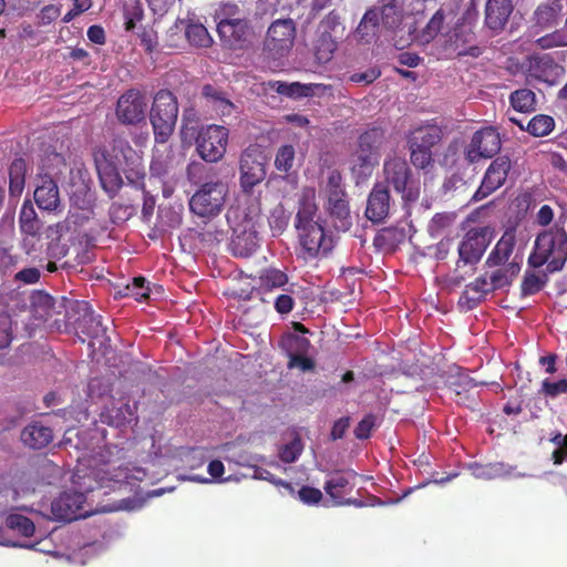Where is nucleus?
<instances>
[{
    "label": "nucleus",
    "instance_id": "obj_1",
    "mask_svg": "<svg viewBox=\"0 0 567 567\" xmlns=\"http://www.w3.org/2000/svg\"><path fill=\"white\" fill-rule=\"evenodd\" d=\"M99 179L102 188L113 198L123 186V173L128 182L136 188L144 187L145 168L142 158L125 141H118L111 152L103 153L95 158Z\"/></svg>",
    "mask_w": 567,
    "mask_h": 567
},
{
    "label": "nucleus",
    "instance_id": "obj_2",
    "mask_svg": "<svg viewBox=\"0 0 567 567\" xmlns=\"http://www.w3.org/2000/svg\"><path fill=\"white\" fill-rule=\"evenodd\" d=\"M566 261L567 231L563 227H551L539 233L528 264L534 268L546 266L548 272H556L564 268Z\"/></svg>",
    "mask_w": 567,
    "mask_h": 567
},
{
    "label": "nucleus",
    "instance_id": "obj_3",
    "mask_svg": "<svg viewBox=\"0 0 567 567\" xmlns=\"http://www.w3.org/2000/svg\"><path fill=\"white\" fill-rule=\"evenodd\" d=\"M178 116V102L173 92L159 90L150 110V122L157 143L165 144L174 132Z\"/></svg>",
    "mask_w": 567,
    "mask_h": 567
},
{
    "label": "nucleus",
    "instance_id": "obj_4",
    "mask_svg": "<svg viewBox=\"0 0 567 567\" xmlns=\"http://www.w3.org/2000/svg\"><path fill=\"white\" fill-rule=\"evenodd\" d=\"M68 324L76 333H82L91 339H105L106 327L103 326L101 317L95 315L91 305L84 300H73L69 302L65 311Z\"/></svg>",
    "mask_w": 567,
    "mask_h": 567
},
{
    "label": "nucleus",
    "instance_id": "obj_5",
    "mask_svg": "<svg viewBox=\"0 0 567 567\" xmlns=\"http://www.w3.org/2000/svg\"><path fill=\"white\" fill-rule=\"evenodd\" d=\"M382 132L379 128L367 131L359 137V147L351 157V169L358 178H367L379 163V147Z\"/></svg>",
    "mask_w": 567,
    "mask_h": 567
},
{
    "label": "nucleus",
    "instance_id": "obj_6",
    "mask_svg": "<svg viewBox=\"0 0 567 567\" xmlns=\"http://www.w3.org/2000/svg\"><path fill=\"white\" fill-rule=\"evenodd\" d=\"M296 38V25L291 19L274 21L267 31L264 50L270 59H280L290 52Z\"/></svg>",
    "mask_w": 567,
    "mask_h": 567
},
{
    "label": "nucleus",
    "instance_id": "obj_7",
    "mask_svg": "<svg viewBox=\"0 0 567 567\" xmlns=\"http://www.w3.org/2000/svg\"><path fill=\"white\" fill-rule=\"evenodd\" d=\"M226 185L221 182H206L192 196L190 210L200 217H213L220 213L225 202Z\"/></svg>",
    "mask_w": 567,
    "mask_h": 567
},
{
    "label": "nucleus",
    "instance_id": "obj_8",
    "mask_svg": "<svg viewBox=\"0 0 567 567\" xmlns=\"http://www.w3.org/2000/svg\"><path fill=\"white\" fill-rule=\"evenodd\" d=\"M228 130L219 125L202 127L196 137V150L207 163L218 162L226 152Z\"/></svg>",
    "mask_w": 567,
    "mask_h": 567
},
{
    "label": "nucleus",
    "instance_id": "obj_9",
    "mask_svg": "<svg viewBox=\"0 0 567 567\" xmlns=\"http://www.w3.org/2000/svg\"><path fill=\"white\" fill-rule=\"evenodd\" d=\"M300 241V256L305 259H313L328 254L333 247V240L324 233L321 224H311L298 228Z\"/></svg>",
    "mask_w": 567,
    "mask_h": 567
},
{
    "label": "nucleus",
    "instance_id": "obj_10",
    "mask_svg": "<svg viewBox=\"0 0 567 567\" xmlns=\"http://www.w3.org/2000/svg\"><path fill=\"white\" fill-rule=\"evenodd\" d=\"M386 182L402 195L405 202H414L419 197V189L410 179V169L405 161L392 158L384 163Z\"/></svg>",
    "mask_w": 567,
    "mask_h": 567
},
{
    "label": "nucleus",
    "instance_id": "obj_11",
    "mask_svg": "<svg viewBox=\"0 0 567 567\" xmlns=\"http://www.w3.org/2000/svg\"><path fill=\"white\" fill-rule=\"evenodd\" d=\"M499 134L493 127H485L474 133L467 148L466 158L475 163L481 158H491L501 150Z\"/></svg>",
    "mask_w": 567,
    "mask_h": 567
},
{
    "label": "nucleus",
    "instance_id": "obj_12",
    "mask_svg": "<svg viewBox=\"0 0 567 567\" xmlns=\"http://www.w3.org/2000/svg\"><path fill=\"white\" fill-rule=\"evenodd\" d=\"M492 240L488 227L474 228L466 233L458 246L460 260L464 264L477 262Z\"/></svg>",
    "mask_w": 567,
    "mask_h": 567
},
{
    "label": "nucleus",
    "instance_id": "obj_13",
    "mask_svg": "<svg viewBox=\"0 0 567 567\" xmlns=\"http://www.w3.org/2000/svg\"><path fill=\"white\" fill-rule=\"evenodd\" d=\"M145 96L137 90H128L120 96L116 116L122 124L134 125L145 120Z\"/></svg>",
    "mask_w": 567,
    "mask_h": 567
},
{
    "label": "nucleus",
    "instance_id": "obj_14",
    "mask_svg": "<svg viewBox=\"0 0 567 567\" xmlns=\"http://www.w3.org/2000/svg\"><path fill=\"white\" fill-rule=\"evenodd\" d=\"M221 19L217 24V31L223 42L233 50H241L248 42V23L245 19L230 17Z\"/></svg>",
    "mask_w": 567,
    "mask_h": 567
},
{
    "label": "nucleus",
    "instance_id": "obj_15",
    "mask_svg": "<svg viewBox=\"0 0 567 567\" xmlns=\"http://www.w3.org/2000/svg\"><path fill=\"white\" fill-rule=\"evenodd\" d=\"M511 162L507 157L494 159L486 169L481 186L474 194L473 199L476 202L482 200L498 189L505 183Z\"/></svg>",
    "mask_w": 567,
    "mask_h": 567
},
{
    "label": "nucleus",
    "instance_id": "obj_16",
    "mask_svg": "<svg viewBox=\"0 0 567 567\" xmlns=\"http://www.w3.org/2000/svg\"><path fill=\"white\" fill-rule=\"evenodd\" d=\"M84 503L85 495L83 493L76 491L63 492L52 502L51 513L56 520L71 522L85 516L81 513Z\"/></svg>",
    "mask_w": 567,
    "mask_h": 567
},
{
    "label": "nucleus",
    "instance_id": "obj_17",
    "mask_svg": "<svg viewBox=\"0 0 567 567\" xmlns=\"http://www.w3.org/2000/svg\"><path fill=\"white\" fill-rule=\"evenodd\" d=\"M527 73L535 80L553 85L560 80L564 69L549 54H542L528 60Z\"/></svg>",
    "mask_w": 567,
    "mask_h": 567
},
{
    "label": "nucleus",
    "instance_id": "obj_18",
    "mask_svg": "<svg viewBox=\"0 0 567 567\" xmlns=\"http://www.w3.org/2000/svg\"><path fill=\"white\" fill-rule=\"evenodd\" d=\"M137 405L134 402L131 404L125 398L113 400L110 405H106L101 413L103 423L114 427H123L132 422L137 421Z\"/></svg>",
    "mask_w": 567,
    "mask_h": 567
},
{
    "label": "nucleus",
    "instance_id": "obj_19",
    "mask_svg": "<svg viewBox=\"0 0 567 567\" xmlns=\"http://www.w3.org/2000/svg\"><path fill=\"white\" fill-rule=\"evenodd\" d=\"M355 476L357 474L353 471H342L331 474L326 481L324 491L333 506L351 504V501L346 499L344 495L352 491Z\"/></svg>",
    "mask_w": 567,
    "mask_h": 567
},
{
    "label": "nucleus",
    "instance_id": "obj_20",
    "mask_svg": "<svg viewBox=\"0 0 567 567\" xmlns=\"http://www.w3.org/2000/svg\"><path fill=\"white\" fill-rule=\"evenodd\" d=\"M33 198L42 210L55 212L61 206L58 184L47 174L38 176Z\"/></svg>",
    "mask_w": 567,
    "mask_h": 567
},
{
    "label": "nucleus",
    "instance_id": "obj_21",
    "mask_svg": "<svg viewBox=\"0 0 567 567\" xmlns=\"http://www.w3.org/2000/svg\"><path fill=\"white\" fill-rule=\"evenodd\" d=\"M269 86L277 93L291 99L322 96L328 90H330L329 85L321 83L303 84L300 82L287 83L282 81L269 82Z\"/></svg>",
    "mask_w": 567,
    "mask_h": 567
},
{
    "label": "nucleus",
    "instance_id": "obj_22",
    "mask_svg": "<svg viewBox=\"0 0 567 567\" xmlns=\"http://www.w3.org/2000/svg\"><path fill=\"white\" fill-rule=\"evenodd\" d=\"M390 210V195L385 186L378 184L373 187L368 198L365 216L374 221H382Z\"/></svg>",
    "mask_w": 567,
    "mask_h": 567
},
{
    "label": "nucleus",
    "instance_id": "obj_23",
    "mask_svg": "<svg viewBox=\"0 0 567 567\" xmlns=\"http://www.w3.org/2000/svg\"><path fill=\"white\" fill-rule=\"evenodd\" d=\"M327 209L337 229L346 231L351 227L352 220L344 192L337 190L329 195Z\"/></svg>",
    "mask_w": 567,
    "mask_h": 567
},
{
    "label": "nucleus",
    "instance_id": "obj_24",
    "mask_svg": "<svg viewBox=\"0 0 567 567\" xmlns=\"http://www.w3.org/2000/svg\"><path fill=\"white\" fill-rule=\"evenodd\" d=\"M512 11V0H487L485 8L486 25L494 31L502 30Z\"/></svg>",
    "mask_w": 567,
    "mask_h": 567
},
{
    "label": "nucleus",
    "instance_id": "obj_25",
    "mask_svg": "<svg viewBox=\"0 0 567 567\" xmlns=\"http://www.w3.org/2000/svg\"><path fill=\"white\" fill-rule=\"evenodd\" d=\"M52 440V429L41 422H32L21 431V441L24 445L33 450H40L48 446Z\"/></svg>",
    "mask_w": 567,
    "mask_h": 567
},
{
    "label": "nucleus",
    "instance_id": "obj_26",
    "mask_svg": "<svg viewBox=\"0 0 567 567\" xmlns=\"http://www.w3.org/2000/svg\"><path fill=\"white\" fill-rule=\"evenodd\" d=\"M404 2L405 0H381V6L375 8L379 11V22L390 29L396 28L405 16L412 13L405 9Z\"/></svg>",
    "mask_w": 567,
    "mask_h": 567
},
{
    "label": "nucleus",
    "instance_id": "obj_27",
    "mask_svg": "<svg viewBox=\"0 0 567 567\" xmlns=\"http://www.w3.org/2000/svg\"><path fill=\"white\" fill-rule=\"evenodd\" d=\"M563 2L548 0L538 6L535 11L536 27L540 30H549L556 27L561 18Z\"/></svg>",
    "mask_w": 567,
    "mask_h": 567
},
{
    "label": "nucleus",
    "instance_id": "obj_28",
    "mask_svg": "<svg viewBox=\"0 0 567 567\" xmlns=\"http://www.w3.org/2000/svg\"><path fill=\"white\" fill-rule=\"evenodd\" d=\"M515 246V234L513 231H505L501 239L497 241L494 249L488 255L485 265L487 268L506 265L513 254Z\"/></svg>",
    "mask_w": 567,
    "mask_h": 567
},
{
    "label": "nucleus",
    "instance_id": "obj_29",
    "mask_svg": "<svg viewBox=\"0 0 567 567\" xmlns=\"http://www.w3.org/2000/svg\"><path fill=\"white\" fill-rule=\"evenodd\" d=\"M486 271L489 281L493 286V289H502L508 286L512 280L518 275L520 270V266L517 261L512 260L503 266H497L493 268H488Z\"/></svg>",
    "mask_w": 567,
    "mask_h": 567
},
{
    "label": "nucleus",
    "instance_id": "obj_30",
    "mask_svg": "<svg viewBox=\"0 0 567 567\" xmlns=\"http://www.w3.org/2000/svg\"><path fill=\"white\" fill-rule=\"evenodd\" d=\"M472 475L480 480H494L498 477L511 476L513 467L503 462L489 463V464H477L473 463L470 465Z\"/></svg>",
    "mask_w": 567,
    "mask_h": 567
},
{
    "label": "nucleus",
    "instance_id": "obj_31",
    "mask_svg": "<svg viewBox=\"0 0 567 567\" xmlns=\"http://www.w3.org/2000/svg\"><path fill=\"white\" fill-rule=\"evenodd\" d=\"M20 229L28 236L35 237L39 235L42 227V223L38 217V214L31 203L27 199L23 202L20 216H19Z\"/></svg>",
    "mask_w": 567,
    "mask_h": 567
},
{
    "label": "nucleus",
    "instance_id": "obj_32",
    "mask_svg": "<svg viewBox=\"0 0 567 567\" xmlns=\"http://www.w3.org/2000/svg\"><path fill=\"white\" fill-rule=\"evenodd\" d=\"M27 163L23 158H16L9 167L10 197H20L25 186Z\"/></svg>",
    "mask_w": 567,
    "mask_h": 567
},
{
    "label": "nucleus",
    "instance_id": "obj_33",
    "mask_svg": "<svg viewBox=\"0 0 567 567\" xmlns=\"http://www.w3.org/2000/svg\"><path fill=\"white\" fill-rule=\"evenodd\" d=\"M441 140V130L435 125H425L411 132L409 143L423 148L433 147Z\"/></svg>",
    "mask_w": 567,
    "mask_h": 567
},
{
    "label": "nucleus",
    "instance_id": "obj_34",
    "mask_svg": "<svg viewBox=\"0 0 567 567\" xmlns=\"http://www.w3.org/2000/svg\"><path fill=\"white\" fill-rule=\"evenodd\" d=\"M337 42L328 31H320L313 45L315 58L320 64H326L333 58Z\"/></svg>",
    "mask_w": 567,
    "mask_h": 567
},
{
    "label": "nucleus",
    "instance_id": "obj_35",
    "mask_svg": "<svg viewBox=\"0 0 567 567\" xmlns=\"http://www.w3.org/2000/svg\"><path fill=\"white\" fill-rule=\"evenodd\" d=\"M317 213V205L315 203V193L308 192L303 195L300 200V206L296 216V227L303 228L307 226H311V224H320L318 220H315V216Z\"/></svg>",
    "mask_w": 567,
    "mask_h": 567
},
{
    "label": "nucleus",
    "instance_id": "obj_36",
    "mask_svg": "<svg viewBox=\"0 0 567 567\" xmlns=\"http://www.w3.org/2000/svg\"><path fill=\"white\" fill-rule=\"evenodd\" d=\"M287 281L288 277L284 271L276 268H267L258 275L257 286H254V289L267 291L285 286Z\"/></svg>",
    "mask_w": 567,
    "mask_h": 567
},
{
    "label": "nucleus",
    "instance_id": "obj_37",
    "mask_svg": "<svg viewBox=\"0 0 567 567\" xmlns=\"http://www.w3.org/2000/svg\"><path fill=\"white\" fill-rule=\"evenodd\" d=\"M72 207L82 210V215L75 219V223L83 224L93 215V196L85 188L76 189L70 197Z\"/></svg>",
    "mask_w": 567,
    "mask_h": 567
},
{
    "label": "nucleus",
    "instance_id": "obj_38",
    "mask_svg": "<svg viewBox=\"0 0 567 567\" xmlns=\"http://www.w3.org/2000/svg\"><path fill=\"white\" fill-rule=\"evenodd\" d=\"M202 94L221 115L231 114L234 104L225 96L224 92L212 84H205Z\"/></svg>",
    "mask_w": 567,
    "mask_h": 567
},
{
    "label": "nucleus",
    "instance_id": "obj_39",
    "mask_svg": "<svg viewBox=\"0 0 567 567\" xmlns=\"http://www.w3.org/2000/svg\"><path fill=\"white\" fill-rule=\"evenodd\" d=\"M379 27V11L377 9L368 10L361 19L355 35L358 39L370 42L374 38L377 29Z\"/></svg>",
    "mask_w": 567,
    "mask_h": 567
},
{
    "label": "nucleus",
    "instance_id": "obj_40",
    "mask_svg": "<svg viewBox=\"0 0 567 567\" xmlns=\"http://www.w3.org/2000/svg\"><path fill=\"white\" fill-rule=\"evenodd\" d=\"M31 307L37 319L47 320L54 308V299L44 291H34L31 295Z\"/></svg>",
    "mask_w": 567,
    "mask_h": 567
},
{
    "label": "nucleus",
    "instance_id": "obj_41",
    "mask_svg": "<svg viewBox=\"0 0 567 567\" xmlns=\"http://www.w3.org/2000/svg\"><path fill=\"white\" fill-rule=\"evenodd\" d=\"M511 104L514 110L523 113L532 112L535 109V93L527 89H520L511 94Z\"/></svg>",
    "mask_w": 567,
    "mask_h": 567
},
{
    "label": "nucleus",
    "instance_id": "obj_42",
    "mask_svg": "<svg viewBox=\"0 0 567 567\" xmlns=\"http://www.w3.org/2000/svg\"><path fill=\"white\" fill-rule=\"evenodd\" d=\"M175 157L171 150L163 153H157L150 166L151 173L154 176L163 177L171 173L174 168Z\"/></svg>",
    "mask_w": 567,
    "mask_h": 567
},
{
    "label": "nucleus",
    "instance_id": "obj_43",
    "mask_svg": "<svg viewBox=\"0 0 567 567\" xmlns=\"http://www.w3.org/2000/svg\"><path fill=\"white\" fill-rule=\"evenodd\" d=\"M494 291L487 274L476 278L465 287V296L473 301H480L484 296Z\"/></svg>",
    "mask_w": 567,
    "mask_h": 567
},
{
    "label": "nucleus",
    "instance_id": "obj_44",
    "mask_svg": "<svg viewBox=\"0 0 567 567\" xmlns=\"http://www.w3.org/2000/svg\"><path fill=\"white\" fill-rule=\"evenodd\" d=\"M185 37L189 44L198 48H207L212 43V38L203 24L192 23L185 30Z\"/></svg>",
    "mask_w": 567,
    "mask_h": 567
},
{
    "label": "nucleus",
    "instance_id": "obj_45",
    "mask_svg": "<svg viewBox=\"0 0 567 567\" xmlns=\"http://www.w3.org/2000/svg\"><path fill=\"white\" fill-rule=\"evenodd\" d=\"M6 523L10 529L18 532L24 537L32 536L35 530L34 523L30 518L20 514H10L7 517Z\"/></svg>",
    "mask_w": 567,
    "mask_h": 567
},
{
    "label": "nucleus",
    "instance_id": "obj_46",
    "mask_svg": "<svg viewBox=\"0 0 567 567\" xmlns=\"http://www.w3.org/2000/svg\"><path fill=\"white\" fill-rule=\"evenodd\" d=\"M555 126L553 117L548 115H536L528 123L526 130L534 136H546Z\"/></svg>",
    "mask_w": 567,
    "mask_h": 567
},
{
    "label": "nucleus",
    "instance_id": "obj_47",
    "mask_svg": "<svg viewBox=\"0 0 567 567\" xmlns=\"http://www.w3.org/2000/svg\"><path fill=\"white\" fill-rule=\"evenodd\" d=\"M126 296L131 295L136 300H143L148 299L150 293L153 292V289H155L157 292L162 290L161 286H154L151 288L150 286H146V279L144 277H135L133 279V282L131 285L126 286Z\"/></svg>",
    "mask_w": 567,
    "mask_h": 567
},
{
    "label": "nucleus",
    "instance_id": "obj_48",
    "mask_svg": "<svg viewBox=\"0 0 567 567\" xmlns=\"http://www.w3.org/2000/svg\"><path fill=\"white\" fill-rule=\"evenodd\" d=\"M229 247L234 256H248V238L246 237V227L244 225L234 227V236Z\"/></svg>",
    "mask_w": 567,
    "mask_h": 567
},
{
    "label": "nucleus",
    "instance_id": "obj_49",
    "mask_svg": "<svg viewBox=\"0 0 567 567\" xmlns=\"http://www.w3.org/2000/svg\"><path fill=\"white\" fill-rule=\"evenodd\" d=\"M295 148L292 145H284L278 150L275 166L278 171L289 172L295 162Z\"/></svg>",
    "mask_w": 567,
    "mask_h": 567
},
{
    "label": "nucleus",
    "instance_id": "obj_50",
    "mask_svg": "<svg viewBox=\"0 0 567 567\" xmlns=\"http://www.w3.org/2000/svg\"><path fill=\"white\" fill-rule=\"evenodd\" d=\"M546 284V275L538 272H527L522 284L524 295H534L539 291Z\"/></svg>",
    "mask_w": 567,
    "mask_h": 567
},
{
    "label": "nucleus",
    "instance_id": "obj_51",
    "mask_svg": "<svg viewBox=\"0 0 567 567\" xmlns=\"http://www.w3.org/2000/svg\"><path fill=\"white\" fill-rule=\"evenodd\" d=\"M109 213L111 220L120 225L128 220L135 214V208L132 205L113 203Z\"/></svg>",
    "mask_w": 567,
    "mask_h": 567
},
{
    "label": "nucleus",
    "instance_id": "obj_52",
    "mask_svg": "<svg viewBox=\"0 0 567 567\" xmlns=\"http://www.w3.org/2000/svg\"><path fill=\"white\" fill-rule=\"evenodd\" d=\"M303 444L299 437H295L289 443L285 444L279 452V457L285 463L295 462L301 454Z\"/></svg>",
    "mask_w": 567,
    "mask_h": 567
},
{
    "label": "nucleus",
    "instance_id": "obj_53",
    "mask_svg": "<svg viewBox=\"0 0 567 567\" xmlns=\"http://www.w3.org/2000/svg\"><path fill=\"white\" fill-rule=\"evenodd\" d=\"M453 216L450 214H436L429 224V233L432 237H439L443 230L453 223Z\"/></svg>",
    "mask_w": 567,
    "mask_h": 567
},
{
    "label": "nucleus",
    "instance_id": "obj_54",
    "mask_svg": "<svg viewBox=\"0 0 567 567\" xmlns=\"http://www.w3.org/2000/svg\"><path fill=\"white\" fill-rule=\"evenodd\" d=\"M410 151L411 162L414 166L425 168L432 163L431 150L410 144Z\"/></svg>",
    "mask_w": 567,
    "mask_h": 567
},
{
    "label": "nucleus",
    "instance_id": "obj_55",
    "mask_svg": "<svg viewBox=\"0 0 567 567\" xmlns=\"http://www.w3.org/2000/svg\"><path fill=\"white\" fill-rule=\"evenodd\" d=\"M445 17L446 14L443 8L439 9L434 13L424 30V37L426 40L434 38L441 31Z\"/></svg>",
    "mask_w": 567,
    "mask_h": 567
},
{
    "label": "nucleus",
    "instance_id": "obj_56",
    "mask_svg": "<svg viewBox=\"0 0 567 567\" xmlns=\"http://www.w3.org/2000/svg\"><path fill=\"white\" fill-rule=\"evenodd\" d=\"M12 341V320L9 315H0V350L8 348Z\"/></svg>",
    "mask_w": 567,
    "mask_h": 567
},
{
    "label": "nucleus",
    "instance_id": "obj_57",
    "mask_svg": "<svg viewBox=\"0 0 567 567\" xmlns=\"http://www.w3.org/2000/svg\"><path fill=\"white\" fill-rule=\"evenodd\" d=\"M68 251L69 248L65 244L61 243L58 238H53V240H50L48 244L45 257L48 259L61 260L68 255Z\"/></svg>",
    "mask_w": 567,
    "mask_h": 567
},
{
    "label": "nucleus",
    "instance_id": "obj_58",
    "mask_svg": "<svg viewBox=\"0 0 567 567\" xmlns=\"http://www.w3.org/2000/svg\"><path fill=\"white\" fill-rule=\"evenodd\" d=\"M298 498L306 505H317L323 497L320 489L302 486L298 492Z\"/></svg>",
    "mask_w": 567,
    "mask_h": 567
},
{
    "label": "nucleus",
    "instance_id": "obj_59",
    "mask_svg": "<svg viewBox=\"0 0 567 567\" xmlns=\"http://www.w3.org/2000/svg\"><path fill=\"white\" fill-rule=\"evenodd\" d=\"M14 206L8 207L0 218V235H11L14 230Z\"/></svg>",
    "mask_w": 567,
    "mask_h": 567
},
{
    "label": "nucleus",
    "instance_id": "obj_60",
    "mask_svg": "<svg viewBox=\"0 0 567 567\" xmlns=\"http://www.w3.org/2000/svg\"><path fill=\"white\" fill-rule=\"evenodd\" d=\"M543 390L549 396H557L561 393H567V380L560 379L559 381H550L546 379L543 382Z\"/></svg>",
    "mask_w": 567,
    "mask_h": 567
},
{
    "label": "nucleus",
    "instance_id": "obj_61",
    "mask_svg": "<svg viewBox=\"0 0 567 567\" xmlns=\"http://www.w3.org/2000/svg\"><path fill=\"white\" fill-rule=\"evenodd\" d=\"M41 272L38 268H24L14 275V280L25 285H32L40 280Z\"/></svg>",
    "mask_w": 567,
    "mask_h": 567
},
{
    "label": "nucleus",
    "instance_id": "obj_62",
    "mask_svg": "<svg viewBox=\"0 0 567 567\" xmlns=\"http://www.w3.org/2000/svg\"><path fill=\"white\" fill-rule=\"evenodd\" d=\"M207 172V166L200 162H192L187 167L188 179L194 184L203 182L204 173Z\"/></svg>",
    "mask_w": 567,
    "mask_h": 567
},
{
    "label": "nucleus",
    "instance_id": "obj_63",
    "mask_svg": "<svg viewBox=\"0 0 567 567\" xmlns=\"http://www.w3.org/2000/svg\"><path fill=\"white\" fill-rule=\"evenodd\" d=\"M374 425L375 417L373 415H367L355 427V436L361 440L368 439Z\"/></svg>",
    "mask_w": 567,
    "mask_h": 567
},
{
    "label": "nucleus",
    "instance_id": "obj_64",
    "mask_svg": "<svg viewBox=\"0 0 567 567\" xmlns=\"http://www.w3.org/2000/svg\"><path fill=\"white\" fill-rule=\"evenodd\" d=\"M295 301L289 295H279L275 301V309L281 315L289 313L293 309Z\"/></svg>",
    "mask_w": 567,
    "mask_h": 567
}]
</instances>
